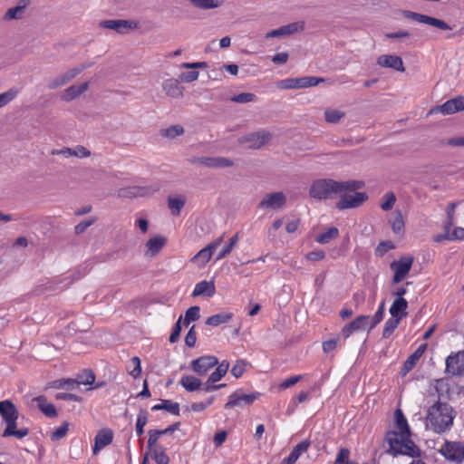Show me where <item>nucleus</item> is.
I'll return each instance as SVG.
<instances>
[{
	"instance_id": "38",
	"label": "nucleus",
	"mask_w": 464,
	"mask_h": 464,
	"mask_svg": "<svg viewBox=\"0 0 464 464\" xmlns=\"http://www.w3.org/2000/svg\"><path fill=\"white\" fill-rule=\"evenodd\" d=\"M277 86L280 89H301L304 88L303 77L287 78L278 82Z\"/></svg>"
},
{
	"instance_id": "41",
	"label": "nucleus",
	"mask_w": 464,
	"mask_h": 464,
	"mask_svg": "<svg viewBox=\"0 0 464 464\" xmlns=\"http://www.w3.org/2000/svg\"><path fill=\"white\" fill-rule=\"evenodd\" d=\"M401 317L400 316H397V317H391L389 318L386 322H385V324H384V327H383V331H382V337L383 338H389L392 333L394 332V330L398 327L400 322H401Z\"/></svg>"
},
{
	"instance_id": "19",
	"label": "nucleus",
	"mask_w": 464,
	"mask_h": 464,
	"mask_svg": "<svg viewBox=\"0 0 464 464\" xmlns=\"http://www.w3.org/2000/svg\"><path fill=\"white\" fill-rule=\"evenodd\" d=\"M5 425V429L2 433L3 438L14 437L22 440L30 433V430L26 427L17 428V420H13Z\"/></svg>"
},
{
	"instance_id": "40",
	"label": "nucleus",
	"mask_w": 464,
	"mask_h": 464,
	"mask_svg": "<svg viewBox=\"0 0 464 464\" xmlns=\"http://www.w3.org/2000/svg\"><path fill=\"white\" fill-rule=\"evenodd\" d=\"M186 203V199L183 197L180 198H168V206L171 210L172 215L179 216L180 214L181 208L184 207Z\"/></svg>"
},
{
	"instance_id": "11",
	"label": "nucleus",
	"mask_w": 464,
	"mask_h": 464,
	"mask_svg": "<svg viewBox=\"0 0 464 464\" xmlns=\"http://www.w3.org/2000/svg\"><path fill=\"white\" fill-rule=\"evenodd\" d=\"M353 192V194H344L342 196L336 203V208L341 210L357 208L367 200L368 196L366 193L357 192V190H354Z\"/></svg>"
},
{
	"instance_id": "49",
	"label": "nucleus",
	"mask_w": 464,
	"mask_h": 464,
	"mask_svg": "<svg viewBox=\"0 0 464 464\" xmlns=\"http://www.w3.org/2000/svg\"><path fill=\"white\" fill-rule=\"evenodd\" d=\"M191 4L199 9H212L219 6L218 0H190Z\"/></svg>"
},
{
	"instance_id": "4",
	"label": "nucleus",
	"mask_w": 464,
	"mask_h": 464,
	"mask_svg": "<svg viewBox=\"0 0 464 464\" xmlns=\"http://www.w3.org/2000/svg\"><path fill=\"white\" fill-rule=\"evenodd\" d=\"M439 452L449 461L456 463L464 461V445L459 441L446 440Z\"/></svg>"
},
{
	"instance_id": "23",
	"label": "nucleus",
	"mask_w": 464,
	"mask_h": 464,
	"mask_svg": "<svg viewBox=\"0 0 464 464\" xmlns=\"http://www.w3.org/2000/svg\"><path fill=\"white\" fill-rule=\"evenodd\" d=\"M53 155H63L65 158L68 157H77V158H87L91 155V151L87 150L85 147L78 145L73 149L71 148H63L62 150H53L52 151Z\"/></svg>"
},
{
	"instance_id": "35",
	"label": "nucleus",
	"mask_w": 464,
	"mask_h": 464,
	"mask_svg": "<svg viewBox=\"0 0 464 464\" xmlns=\"http://www.w3.org/2000/svg\"><path fill=\"white\" fill-rule=\"evenodd\" d=\"M233 317L232 313H220L208 317L206 320V324L210 326H218L222 324L228 323Z\"/></svg>"
},
{
	"instance_id": "22",
	"label": "nucleus",
	"mask_w": 464,
	"mask_h": 464,
	"mask_svg": "<svg viewBox=\"0 0 464 464\" xmlns=\"http://www.w3.org/2000/svg\"><path fill=\"white\" fill-rule=\"evenodd\" d=\"M310 444L308 440H302L292 450L287 457L282 459L280 464H294L303 453L308 450Z\"/></svg>"
},
{
	"instance_id": "12",
	"label": "nucleus",
	"mask_w": 464,
	"mask_h": 464,
	"mask_svg": "<svg viewBox=\"0 0 464 464\" xmlns=\"http://www.w3.org/2000/svg\"><path fill=\"white\" fill-rule=\"evenodd\" d=\"M271 139L272 134L269 131L263 130L243 136L240 139V142L248 143L249 148L256 150L269 142Z\"/></svg>"
},
{
	"instance_id": "51",
	"label": "nucleus",
	"mask_w": 464,
	"mask_h": 464,
	"mask_svg": "<svg viewBox=\"0 0 464 464\" xmlns=\"http://www.w3.org/2000/svg\"><path fill=\"white\" fill-rule=\"evenodd\" d=\"M18 94V90L11 88L8 91L0 94V108L4 107L11 101H13Z\"/></svg>"
},
{
	"instance_id": "7",
	"label": "nucleus",
	"mask_w": 464,
	"mask_h": 464,
	"mask_svg": "<svg viewBox=\"0 0 464 464\" xmlns=\"http://www.w3.org/2000/svg\"><path fill=\"white\" fill-rule=\"evenodd\" d=\"M100 27L113 30L118 34H124L130 30L137 29L139 23L133 20L111 19L100 22Z\"/></svg>"
},
{
	"instance_id": "52",
	"label": "nucleus",
	"mask_w": 464,
	"mask_h": 464,
	"mask_svg": "<svg viewBox=\"0 0 464 464\" xmlns=\"http://www.w3.org/2000/svg\"><path fill=\"white\" fill-rule=\"evenodd\" d=\"M384 315V301H382L376 311L375 314L369 319L370 325H369V331L373 329L382 319Z\"/></svg>"
},
{
	"instance_id": "34",
	"label": "nucleus",
	"mask_w": 464,
	"mask_h": 464,
	"mask_svg": "<svg viewBox=\"0 0 464 464\" xmlns=\"http://www.w3.org/2000/svg\"><path fill=\"white\" fill-rule=\"evenodd\" d=\"M152 411L165 410L168 412L179 416V404L169 400H162L161 404H156L151 408Z\"/></svg>"
},
{
	"instance_id": "14",
	"label": "nucleus",
	"mask_w": 464,
	"mask_h": 464,
	"mask_svg": "<svg viewBox=\"0 0 464 464\" xmlns=\"http://www.w3.org/2000/svg\"><path fill=\"white\" fill-rule=\"evenodd\" d=\"M304 30V22H295L286 25L280 26L277 29L272 30L266 34V38L285 37L295 34Z\"/></svg>"
},
{
	"instance_id": "31",
	"label": "nucleus",
	"mask_w": 464,
	"mask_h": 464,
	"mask_svg": "<svg viewBox=\"0 0 464 464\" xmlns=\"http://www.w3.org/2000/svg\"><path fill=\"white\" fill-rule=\"evenodd\" d=\"M408 302L404 298H396L390 307V314L392 317L400 316L401 319L407 315L406 309Z\"/></svg>"
},
{
	"instance_id": "30",
	"label": "nucleus",
	"mask_w": 464,
	"mask_h": 464,
	"mask_svg": "<svg viewBox=\"0 0 464 464\" xmlns=\"http://www.w3.org/2000/svg\"><path fill=\"white\" fill-rule=\"evenodd\" d=\"M179 384L188 392H193L201 389L202 382L199 378L193 375H184L179 381Z\"/></svg>"
},
{
	"instance_id": "21",
	"label": "nucleus",
	"mask_w": 464,
	"mask_h": 464,
	"mask_svg": "<svg viewBox=\"0 0 464 464\" xmlns=\"http://www.w3.org/2000/svg\"><path fill=\"white\" fill-rule=\"evenodd\" d=\"M377 63L382 67L392 68L398 72L405 71L402 59L397 55H381Z\"/></svg>"
},
{
	"instance_id": "47",
	"label": "nucleus",
	"mask_w": 464,
	"mask_h": 464,
	"mask_svg": "<svg viewBox=\"0 0 464 464\" xmlns=\"http://www.w3.org/2000/svg\"><path fill=\"white\" fill-rule=\"evenodd\" d=\"M71 79L68 76V73L65 72L53 79H52L48 83V88L51 90H55L67 82H69Z\"/></svg>"
},
{
	"instance_id": "9",
	"label": "nucleus",
	"mask_w": 464,
	"mask_h": 464,
	"mask_svg": "<svg viewBox=\"0 0 464 464\" xmlns=\"http://www.w3.org/2000/svg\"><path fill=\"white\" fill-rule=\"evenodd\" d=\"M445 372L452 376L464 375V351L451 353L447 357Z\"/></svg>"
},
{
	"instance_id": "1",
	"label": "nucleus",
	"mask_w": 464,
	"mask_h": 464,
	"mask_svg": "<svg viewBox=\"0 0 464 464\" xmlns=\"http://www.w3.org/2000/svg\"><path fill=\"white\" fill-rule=\"evenodd\" d=\"M364 183L359 180L336 181L332 179L314 180L309 189V195L315 199L331 198L334 195L347 191H354L363 188Z\"/></svg>"
},
{
	"instance_id": "18",
	"label": "nucleus",
	"mask_w": 464,
	"mask_h": 464,
	"mask_svg": "<svg viewBox=\"0 0 464 464\" xmlns=\"http://www.w3.org/2000/svg\"><path fill=\"white\" fill-rule=\"evenodd\" d=\"M113 439L112 430L110 429H102L98 431L94 438V445L92 452L96 455L102 449L111 443Z\"/></svg>"
},
{
	"instance_id": "56",
	"label": "nucleus",
	"mask_w": 464,
	"mask_h": 464,
	"mask_svg": "<svg viewBox=\"0 0 464 464\" xmlns=\"http://www.w3.org/2000/svg\"><path fill=\"white\" fill-rule=\"evenodd\" d=\"M394 247H395V246L392 241H390V240L382 241L378 244V246L375 249V253L377 256H382L388 251L393 249Z\"/></svg>"
},
{
	"instance_id": "29",
	"label": "nucleus",
	"mask_w": 464,
	"mask_h": 464,
	"mask_svg": "<svg viewBox=\"0 0 464 464\" xmlns=\"http://www.w3.org/2000/svg\"><path fill=\"white\" fill-rule=\"evenodd\" d=\"M179 80L168 79L163 82L162 88L165 93L171 98H179L182 96V90L179 86Z\"/></svg>"
},
{
	"instance_id": "39",
	"label": "nucleus",
	"mask_w": 464,
	"mask_h": 464,
	"mask_svg": "<svg viewBox=\"0 0 464 464\" xmlns=\"http://www.w3.org/2000/svg\"><path fill=\"white\" fill-rule=\"evenodd\" d=\"M213 251L208 246L199 250L192 258L191 262H199L200 266H204L211 258Z\"/></svg>"
},
{
	"instance_id": "27",
	"label": "nucleus",
	"mask_w": 464,
	"mask_h": 464,
	"mask_svg": "<svg viewBox=\"0 0 464 464\" xmlns=\"http://www.w3.org/2000/svg\"><path fill=\"white\" fill-rule=\"evenodd\" d=\"M426 349H427L426 343L420 344L415 350V352L408 357V359L405 361V362L403 364V368H402L404 374L407 373L408 372H410L411 370H412V368L415 366L417 362L422 356V354L424 353Z\"/></svg>"
},
{
	"instance_id": "17",
	"label": "nucleus",
	"mask_w": 464,
	"mask_h": 464,
	"mask_svg": "<svg viewBox=\"0 0 464 464\" xmlns=\"http://www.w3.org/2000/svg\"><path fill=\"white\" fill-rule=\"evenodd\" d=\"M370 316L359 315L354 320L345 324L342 329V335L344 339L350 337L354 332L362 331L366 328Z\"/></svg>"
},
{
	"instance_id": "62",
	"label": "nucleus",
	"mask_w": 464,
	"mask_h": 464,
	"mask_svg": "<svg viewBox=\"0 0 464 464\" xmlns=\"http://www.w3.org/2000/svg\"><path fill=\"white\" fill-rule=\"evenodd\" d=\"M453 103L451 99L445 102L443 104L437 106L434 111H440L444 115L452 114L457 112L456 110L453 109Z\"/></svg>"
},
{
	"instance_id": "10",
	"label": "nucleus",
	"mask_w": 464,
	"mask_h": 464,
	"mask_svg": "<svg viewBox=\"0 0 464 464\" xmlns=\"http://www.w3.org/2000/svg\"><path fill=\"white\" fill-rule=\"evenodd\" d=\"M218 364V360L213 355L200 356L190 362V369L199 376H204L208 370Z\"/></svg>"
},
{
	"instance_id": "13",
	"label": "nucleus",
	"mask_w": 464,
	"mask_h": 464,
	"mask_svg": "<svg viewBox=\"0 0 464 464\" xmlns=\"http://www.w3.org/2000/svg\"><path fill=\"white\" fill-rule=\"evenodd\" d=\"M160 188V184H154L149 187H129L121 188L118 192V195L122 198H135V197H146L152 195L153 193L159 191Z\"/></svg>"
},
{
	"instance_id": "53",
	"label": "nucleus",
	"mask_w": 464,
	"mask_h": 464,
	"mask_svg": "<svg viewBox=\"0 0 464 464\" xmlns=\"http://www.w3.org/2000/svg\"><path fill=\"white\" fill-rule=\"evenodd\" d=\"M396 202V197L393 192H387L383 196V201L381 203V208L384 211L391 210Z\"/></svg>"
},
{
	"instance_id": "42",
	"label": "nucleus",
	"mask_w": 464,
	"mask_h": 464,
	"mask_svg": "<svg viewBox=\"0 0 464 464\" xmlns=\"http://www.w3.org/2000/svg\"><path fill=\"white\" fill-rule=\"evenodd\" d=\"M435 390L438 393V397L440 401L442 399H446L450 395V385L447 381L444 379H440L436 381Z\"/></svg>"
},
{
	"instance_id": "24",
	"label": "nucleus",
	"mask_w": 464,
	"mask_h": 464,
	"mask_svg": "<svg viewBox=\"0 0 464 464\" xmlns=\"http://www.w3.org/2000/svg\"><path fill=\"white\" fill-rule=\"evenodd\" d=\"M394 417L396 428L399 430V436L401 438L411 437V430L408 421L401 409L395 411Z\"/></svg>"
},
{
	"instance_id": "59",
	"label": "nucleus",
	"mask_w": 464,
	"mask_h": 464,
	"mask_svg": "<svg viewBox=\"0 0 464 464\" xmlns=\"http://www.w3.org/2000/svg\"><path fill=\"white\" fill-rule=\"evenodd\" d=\"M349 458L350 450L347 448H342L338 451L334 464H347V462H352L353 460H350Z\"/></svg>"
},
{
	"instance_id": "32",
	"label": "nucleus",
	"mask_w": 464,
	"mask_h": 464,
	"mask_svg": "<svg viewBox=\"0 0 464 464\" xmlns=\"http://www.w3.org/2000/svg\"><path fill=\"white\" fill-rule=\"evenodd\" d=\"M88 86L89 83L86 82L79 85H72L68 87L63 95V100L69 102L77 98L88 89Z\"/></svg>"
},
{
	"instance_id": "46",
	"label": "nucleus",
	"mask_w": 464,
	"mask_h": 464,
	"mask_svg": "<svg viewBox=\"0 0 464 464\" xmlns=\"http://www.w3.org/2000/svg\"><path fill=\"white\" fill-rule=\"evenodd\" d=\"M248 364L249 362L246 360H237L231 368V374L237 379L240 378L246 372V366Z\"/></svg>"
},
{
	"instance_id": "50",
	"label": "nucleus",
	"mask_w": 464,
	"mask_h": 464,
	"mask_svg": "<svg viewBox=\"0 0 464 464\" xmlns=\"http://www.w3.org/2000/svg\"><path fill=\"white\" fill-rule=\"evenodd\" d=\"M163 435L160 430H149V440H148V449L151 451L154 449L158 448V440L160 437Z\"/></svg>"
},
{
	"instance_id": "60",
	"label": "nucleus",
	"mask_w": 464,
	"mask_h": 464,
	"mask_svg": "<svg viewBox=\"0 0 464 464\" xmlns=\"http://www.w3.org/2000/svg\"><path fill=\"white\" fill-rule=\"evenodd\" d=\"M130 364L132 365V370H129V373L133 377L137 378L140 375L141 366L140 360L139 357L134 356L130 359Z\"/></svg>"
},
{
	"instance_id": "8",
	"label": "nucleus",
	"mask_w": 464,
	"mask_h": 464,
	"mask_svg": "<svg viewBox=\"0 0 464 464\" xmlns=\"http://www.w3.org/2000/svg\"><path fill=\"white\" fill-rule=\"evenodd\" d=\"M404 16L420 24H426L443 31L451 30V27L443 20L422 14L412 11H404Z\"/></svg>"
},
{
	"instance_id": "64",
	"label": "nucleus",
	"mask_w": 464,
	"mask_h": 464,
	"mask_svg": "<svg viewBox=\"0 0 464 464\" xmlns=\"http://www.w3.org/2000/svg\"><path fill=\"white\" fill-rule=\"evenodd\" d=\"M183 132H184L183 127H181L179 125H173L165 130V135L168 138L173 139V138H176L177 136L181 135Z\"/></svg>"
},
{
	"instance_id": "44",
	"label": "nucleus",
	"mask_w": 464,
	"mask_h": 464,
	"mask_svg": "<svg viewBox=\"0 0 464 464\" xmlns=\"http://www.w3.org/2000/svg\"><path fill=\"white\" fill-rule=\"evenodd\" d=\"M344 116L343 111L336 109H327L324 111L325 121L329 123H338Z\"/></svg>"
},
{
	"instance_id": "45",
	"label": "nucleus",
	"mask_w": 464,
	"mask_h": 464,
	"mask_svg": "<svg viewBox=\"0 0 464 464\" xmlns=\"http://www.w3.org/2000/svg\"><path fill=\"white\" fill-rule=\"evenodd\" d=\"M148 422V411L144 409H140L137 417L136 421V432L139 436L144 433V426Z\"/></svg>"
},
{
	"instance_id": "15",
	"label": "nucleus",
	"mask_w": 464,
	"mask_h": 464,
	"mask_svg": "<svg viewBox=\"0 0 464 464\" xmlns=\"http://www.w3.org/2000/svg\"><path fill=\"white\" fill-rule=\"evenodd\" d=\"M286 203V198L283 192L269 193L258 203L259 208H282Z\"/></svg>"
},
{
	"instance_id": "54",
	"label": "nucleus",
	"mask_w": 464,
	"mask_h": 464,
	"mask_svg": "<svg viewBox=\"0 0 464 464\" xmlns=\"http://www.w3.org/2000/svg\"><path fill=\"white\" fill-rule=\"evenodd\" d=\"M69 430V423L67 421L63 422L60 427H58L51 434V440L53 441L60 440L67 434Z\"/></svg>"
},
{
	"instance_id": "57",
	"label": "nucleus",
	"mask_w": 464,
	"mask_h": 464,
	"mask_svg": "<svg viewBox=\"0 0 464 464\" xmlns=\"http://www.w3.org/2000/svg\"><path fill=\"white\" fill-rule=\"evenodd\" d=\"M256 95L251 92H242L233 96L230 100L237 103H247L254 102Z\"/></svg>"
},
{
	"instance_id": "36",
	"label": "nucleus",
	"mask_w": 464,
	"mask_h": 464,
	"mask_svg": "<svg viewBox=\"0 0 464 464\" xmlns=\"http://www.w3.org/2000/svg\"><path fill=\"white\" fill-rule=\"evenodd\" d=\"M229 365V362L227 360L218 363L217 369L208 377L210 379V382H217L220 381L227 372Z\"/></svg>"
},
{
	"instance_id": "5",
	"label": "nucleus",
	"mask_w": 464,
	"mask_h": 464,
	"mask_svg": "<svg viewBox=\"0 0 464 464\" xmlns=\"http://www.w3.org/2000/svg\"><path fill=\"white\" fill-rule=\"evenodd\" d=\"M413 264V257L411 256H402L399 260H394L391 263V269L394 272L392 277L393 284L401 282L411 271Z\"/></svg>"
},
{
	"instance_id": "26",
	"label": "nucleus",
	"mask_w": 464,
	"mask_h": 464,
	"mask_svg": "<svg viewBox=\"0 0 464 464\" xmlns=\"http://www.w3.org/2000/svg\"><path fill=\"white\" fill-rule=\"evenodd\" d=\"M215 285L212 282H208L206 280L201 281L196 284L195 288L192 292V296H207L210 297L215 294Z\"/></svg>"
},
{
	"instance_id": "55",
	"label": "nucleus",
	"mask_w": 464,
	"mask_h": 464,
	"mask_svg": "<svg viewBox=\"0 0 464 464\" xmlns=\"http://www.w3.org/2000/svg\"><path fill=\"white\" fill-rule=\"evenodd\" d=\"M392 231L396 234H400L404 229V221L401 211L396 212V216L392 222Z\"/></svg>"
},
{
	"instance_id": "25",
	"label": "nucleus",
	"mask_w": 464,
	"mask_h": 464,
	"mask_svg": "<svg viewBox=\"0 0 464 464\" xmlns=\"http://www.w3.org/2000/svg\"><path fill=\"white\" fill-rule=\"evenodd\" d=\"M30 0H19L18 5L9 8L5 14V20L21 19L24 16L25 8L29 5Z\"/></svg>"
},
{
	"instance_id": "58",
	"label": "nucleus",
	"mask_w": 464,
	"mask_h": 464,
	"mask_svg": "<svg viewBox=\"0 0 464 464\" xmlns=\"http://www.w3.org/2000/svg\"><path fill=\"white\" fill-rule=\"evenodd\" d=\"M153 454V459H155L157 464H169V458L161 449H154L151 450Z\"/></svg>"
},
{
	"instance_id": "43",
	"label": "nucleus",
	"mask_w": 464,
	"mask_h": 464,
	"mask_svg": "<svg viewBox=\"0 0 464 464\" xmlns=\"http://www.w3.org/2000/svg\"><path fill=\"white\" fill-rule=\"evenodd\" d=\"M78 385L92 384L95 381V374L91 369H85L76 376Z\"/></svg>"
},
{
	"instance_id": "37",
	"label": "nucleus",
	"mask_w": 464,
	"mask_h": 464,
	"mask_svg": "<svg viewBox=\"0 0 464 464\" xmlns=\"http://www.w3.org/2000/svg\"><path fill=\"white\" fill-rule=\"evenodd\" d=\"M339 236V230L335 227H329L325 231L319 234L315 240L320 244H327L332 239L336 238Z\"/></svg>"
},
{
	"instance_id": "16",
	"label": "nucleus",
	"mask_w": 464,
	"mask_h": 464,
	"mask_svg": "<svg viewBox=\"0 0 464 464\" xmlns=\"http://www.w3.org/2000/svg\"><path fill=\"white\" fill-rule=\"evenodd\" d=\"M192 162L213 169L228 168L234 165L231 160L224 157H200L194 159Z\"/></svg>"
},
{
	"instance_id": "3",
	"label": "nucleus",
	"mask_w": 464,
	"mask_h": 464,
	"mask_svg": "<svg viewBox=\"0 0 464 464\" xmlns=\"http://www.w3.org/2000/svg\"><path fill=\"white\" fill-rule=\"evenodd\" d=\"M385 441L389 444V449L386 452L393 457L406 455L411 458H419L421 454V450L410 437L399 438L397 431H388L385 436Z\"/></svg>"
},
{
	"instance_id": "33",
	"label": "nucleus",
	"mask_w": 464,
	"mask_h": 464,
	"mask_svg": "<svg viewBox=\"0 0 464 464\" xmlns=\"http://www.w3.org/2000/svg\"><path fill=\"white\" fill-rule=\"evenodd\" d=\"M167 242L166 237L162 236H156L150 240L147 241L146 246L148 248V252L151 256H156L161 248L165 246Z\"/></svg>"
},
{
	"instance_id": "63",
	"label": "nucleus",
	"mask_w": 464,
	"mask_h": 464,
	"mask_svg": "<svg viewBox=\"0 0 464 464\" xmlns=\"http://www.w3.org/2000/svg\"><path fill=\"white\" fill-rule=\"evenodd\" d=\"M199 72L198 71L184 72L179 75V81L182 82H192L198 80Z\"/></svg>"
},
{
	"instance_id": "61",
	"label": "nucleus",
	"mask_w": 464,
	"mask_h": 464,
	"mask_svg": "<svg viewBox=\"0 0 464 464\" xmlns=\"http://www.w3.org/2000/svg\"><path fill=\"white\" fill-rule=\"evenodd\" d=\"M327 80L325 78L315 77V76H304L303 77L304 88L316 86L321 82H324Z\"/></svg>"
},
{
	"instance_id": "28",
	"label": "nucleus",
	"mask_w": 464,
	"mask_h": 464,
	"mask_svg": "<svg viewBox=\"0 0 464 464\" xmlns=\"http://www.w3.org/2000/svg\"><path fill=\"white\" fill-rule=\"evenodd\" d=\"M33 401L37 402V407L45 416L49 418H54L57 416V411L54 405L51 402H48L47 399L44 395L38 396Z\"/></svg>"
},
{
	"instance_id": "2",
	"label": "nucleus",
	"mask_w": 464,
	"mask_h": 464,
	"mask_svg": "<svg viewBox=\"0 0 464 464\" xmlns=\"http://www.w3.org/2000/svg\"><path fill=\"white\" fill-rule=\"evenodd\" d=\"M426 419L427 426L434 432L440 434L452 427L455 411L447 402L438 401L429 408Z\"/></svg>"
},
{
	"instance_id": "48",
	"label": "nucleus",
	"mask_w": 464,
	"mask_h": 464,
	"mask_svg": "<svg viewBox=\"0 0 464 464\" xmlns=\"http://www.w3.org/2000/svg\"><path fill=\"white\" fill-rule=\"evenodd\" d=\"M200 308L197 305L189 307L185 314L184 324L188 325L190 322H194L199 319Z\"/></svg>"
},
{
	"instance_id": "6",
	"label": "nucleus",
	"mask_w": 464,
	"mask_h": 464,
	"mask_svg": "<svg viewBox=\"0 0 464 464\" xmlns=\"http://www.w3.org/2000/svg\"><path fill=\"white\" fill-rule=\"evenodd\" d=\"M260 392H252L249 394L244 393L242 389H237L229 395L227 402L225 404V409L234 407H243L245 405H251L256 400L260 397Z\"/></svg>"
},
{
	"instance_id": "20",
	"label": "nucleus",
	"mask_w": 464,
	"mask_h": 464,
	"mask_svg": "<svg viewBox=\"0 0 464 464\" xmlns=\"http://www.w3.org/2000/svg\"><path fill=\"white\" fill-rule=\"evenodd\" d=\"M0 415L6 424L13 420H18L19 412L15 405L9 400L0 401Z\"/></svg>"
}]
</instances>
